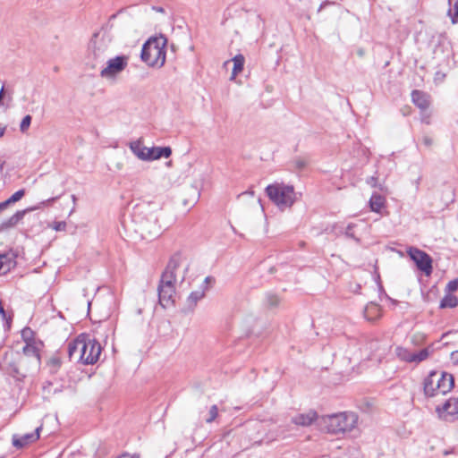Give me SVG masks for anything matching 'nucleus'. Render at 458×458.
<instances>
[{
	"mask_svg": "<svg viewBox=\"0 0 458 458\" xmlns=\"http://www.w3.org/2000/svg\"><path fill=\"white\" fill-rule=\"evenodd\" d=\"M458 290V278L450 281L445 287V292L453 293Z\"/></svg>",
	"mask_w": 458,
	"mask_h": 458,
	"instance_id": "nucleus-34",
	"label": "nucleus"
},
{
	"mask_svg": "<svg viewBox=\"0 0 458 458\" xmlns=\"http://www.w3.org/2000/svg\"><path fill=\"white\" fill-rule=\"evenodd\" d=\"M54 200H55V198L49 199L47 200H45V201L41 202L38 206L32 207V208H29L28 210L33 211V210L38 209L41 205L42 206L47 205V204H49L50 202H52Z\"/></svg>",
	"mask_w": 458,
	"mask_h": 458,
	"instance_id": "nucleus-38",
	"label": "nucleus"
},
{
	"mask_svg": "<svg viewBox=\"0 0 458 458\" xmlns=\"http://www.w3.org/2000/svg\"><path fill=\"white\" fill-rule=\"evenodd\" d=\"M43 394L45 398H48L52 394H55L57 392V389H55L52 391V383L47 382L43 386Z\"/></svg>",
	"mask_w": 458,
	"mask_h": 458,
	"instance_id": "nucleus-31",
	"label": "nucleus"
},
{
	"mask_svg": "<svg viewBox=\"0 0 458 458\" xmlns=\"http://www.w3.org/2000/svg\"><path fill=\"white\" fill-rule=\"evenodd\" d=\"M206 295L205 288L199 287L192 291L186 299V306L190 310H193L197 303L202 300Z\"/></svg>",
	"mask_w": 458,
	"mask_h": 458,
	"instance_id": "nucleus-19",
	"label": "nucleus"
},
{
	"mask_svg": "<svg viewBox=\"0 0 458 458\" xmlns=\"http://www.w3.org/2000/svg\"><path fill=\"white\" fill-rule=\"evenodd\" d=\"M68 353L71 359L77 360L83 364H94L99 359L101 346L95 339L81 335L74 341L69 343Z\"/></svg>",
	"mask_w": 458,
	"mask_h": 458,
	"instance_id": "nucleus-1",
	"label": "nucleus"
},
{
	"mask_svg": "<svg viewBox=\"0 0 458 458\" xmlns=\"http://www.w3.org/2000/svg\"><path fill=\"white\" fill-rule=\"evenodd\" d=\"M381 308L377 303L370 302L364 309V317L369 321H374L380 318Z\"/></svg>",
	"mask_w": 458,
	"mask_h": 458,
	"instance_id": "nucleus-21",
	"label": "nucleus"
},
{
	"mask_svg": "<svg viewBox=\"0 0 458 458\" xmlns=\"http://www.w3.org/2000/svg\"><path fill=\"white\" fill-rule=\"evenodd\" d=\"M214 282H215L214 277L207 276L199 287L205 288V292L207 293V291L211 287V285L214 284Z\"/></svg>",
	"mask_w": 458,
	"mask_h": 458,
	"instance_id": "nucleus-33",
	"label": "nucleus"
},
{
	"mask_svg": "<svg viewBox=\"0 0 458 458\" xmlns=\"http://www.w3.org/2000/svg\"><path fill=\"white\" fill-rule=\"evenodd\" d=\"M16 266V256L13 252L0 254V276L5 275Z\"/></svg>",
	"mask_w": 458,
	"mask_h": 458,
	"instance_id": "nucleus-14",
	"label": "nucleus"
},
{
	"mask_svg": "<svg viewBox=\"0 0 458 458\" xmlns=\"http://www.w3.org/2000/svg\"><path fill=\"white\" fill-rule=\"evenodd\" d=\"M229 62H230V61H225L224 64H225V65H227V64H229Z\"/></svg>",
	"mask_w": 458,
	"mask_h": 458,
	"instance_id": "nucleus-50",
	"label": "nucleus"
},
{
	"mask_svg": "<svg viewBox=\"0 0 458 458\" xmlns=\"http://www.w3.org/2000/svg\"><path fill=\"white\" fill-rule=\"evenodd\" d=\"M453 453H454L453 450H450V451L449 450H445V451H444V455H448V454H453Z\"/></svg>",
	"mask_w": 458,
	"mask_h": 458,
	"instance_id": "nucleus-45",
	"label": "nucleus"
},
{
	"mask_svg": "<svg viewBox=\"0 0 458 458\" xmlns=\"http://www.w3.org/2000/svg\"><path fill=\"white\" fill-rule=\"evenodd\" d=\"M232 62L233 64L232 74L230 77L231 81H233L238 74H240L244 67L245 58L242 55H236L233 59Z\"/></svg>",
	"mask_w": 458,
	"mask_h": 458,
	"instance_id": "nucleus-22",
	"label": "nucleus"
},
{
	"mask_svg": "<svg viewBox=\"0 0 458 458\" xmlns=\"http://www.w3.org/2000/svg\"><path fill=\"white\" fill-rule=\"evenodd\" d=\"M117 458H139V455L138 454H133V455L123 454Z\"/></svg>",
	"mask_w": 458,
	"mask_h": 458,
	"instance_id": "nucleus-40",
	"label": "nucleus"
},
{
	"mask_svg": "<svg viewBox=\"0 0 458 458\" xmlns=\"http://www.w3.org/2000/svg\"><path fill=\"white\" fill-rule=\"evenodd\" d=\"M243 194H250V195H251V196H252V195H253V191H246V192H244Z\"/></svg>",
	"mask_w": 458,
	"mask_h": 458,
	"instance_id": "nucleus-48",
	"label": "nucleus"
},
{
	"mask_svg": "<svg viewBox=\"0 0 458 458\" xmlns=\"http://www.w3.org/2000/svg\"><path fill=\"white\" fill-rule=\"evenodd\" d=\"M408 254L411 259L416 263L419 269L423 271L427 276L431 274L432 260L431 258L424 251L417 248H410Z\"/></svg>",
	"mask_w": 458,
	"mask_h": 458,
	"instance_id": "nucleus-12",
	"label": "nucleus"
},
{
	"mask_svg": "<svg viewBox=\"0 0 458 458\" xmlns=\"http://www.w3.org/2000/svg\"><path fill=\"white\" fill-rule=\"evenodd\" d=\"M178 266V260L173 258L169 261L165 272L162 275L158 286V296L159 303L164 308L171 307L174 303L176 284L175 270Z\"/></svg>",
	"mask_w": 458,
	"mask_h": 458,
	"instance_id": "nucleus-4",
	"label": "nucleus"
},
{
	"mask_svg": "<svg viewBox=\"0 0 458 458\" xmlns=\"http://www.w3.org/2000/svg\"><path fill=\"white\" fill-rule=\"evenodd\" d=\"M423 145L427 148H431L434 144V140L431 136L424 134L421 138Z\"/></svg>",
	"mask_w": 458,
	"mask_h": 458,
	"instance_id": "nucleus-35",
	"label": "nucleus"
},
{
	"mask_svg": "<svg viewBox=\"0 0 458 458\" xmlns=\"http://www.w3.org/2000/svg\"><path fill=\"white\" fill-rule=\"evenodd\" d=\"M432 350L430 348H424L417 352H411L407 348L404 347H396L395 353L396 356L403 361L409 363H420L421 361L426 360L429 355L431 354Z\"/></svg>",
	"mask_w": 458,
	"mask_h": 458,
	"instance_id": "nucleus-10",
	"label": "nucleus"
},
{
	"mask_svg": "<svg viewBox=\"0 0 458 458\" xmlns=\"http://www.w3.org/2000/svg\"><path fill=\"white\" fill-rule=\"evenodd\" d=\"M422 121L426 123H429V120H428V117H423L422 118Z\"/></svg>",
	"mask_w": 458,
	"mask_h": 458,
	"instance_id": "nucleus-47",
	"label": "nucleus"
},
{
	"mask_svg": "<svg viewBox=\"0 0 458 458\" xmlns=\"http://www.w3.org/2000/svg\"><path fill=\"white\" fill-rule=\"evenodd\" d=\"M452 360L458 362V351L452 353Z\"/></svg>",
	"mask_w": 458,
	"mask_h": 458,
	"instance_id": "nucleus-43",
	"label": "nucleus"
},
{
	"mask_svg": "<svg viewBox=\"0 0 458 458\" xmlns=\"http://www.w3.org/2000/svg\"><path fill=\"white\" fill-rule=\"evenodd\" d=\"M129 148L137 158L141 161L148 160L149 148L145 147L140 140L131 141Z\"/></svg>",
	"mask_w": 458,
	"mask_h": 458,
	"instance_id": "nucleus-15",
	"label": "nucleus"
},
{
	"mask_svg": "<svg viewBox=\"0 0 458 458\" xmlns=\"http://www.w3.org/2000/svg\"><path fill=\"white\" fill-rule=\"evenodd\" d=\"M266 192L271 201L281 209L291 208L297 199L293 186L283 182H275L268 185L266 188Z\"/></svg>",
	"mask_w": 458,
	"mask_h": 458,
	"instance_id": "nucleus-8",
	"label": "nucleus"
},
{
	"mask_svg": "<svg viewBox=\"0 0 458 458\" xmlns=\"http://www.w3.org/2000/svg\"><path fill=\"white\" fill-rule=\"evenodd\" d=\"M27 210L17 211L14 215L1 224L2 229H8L15 226L24 216Z\"/></svg>",
	"mask_w": 458,
	"mask_h": 458,
	"instance_id": "nucleus-23",
	"label": "nucleus"
},
{
	"mask_svg": "<svg viewBox=\"0 0 458 458\" xmlns=\"http://www.w3.org/2000/svg\"><path fill=\"white\" fill-rule=\"evenodd\" d=\"M12 356L13 353L6 354L4 358V364L8 365V367H4V369L7 370V372L12 374L13 377H24L26 373L30 370L26 368L27 365H30V369L35 370L39 368L40 356L37 343H27L22 347V356L20 358V361L17 366L8 362L9 358Z\"/></svg>",
	"mask_w": 458,
	"mask_h": 458,
	"instance_id": "nucleus-2",
	"label": "nucleus"
},
{
	"mask_svg": "<svg viewBox=\"0 0 458 458\" xmlns=\"http://www.w3.org/2000/svg\"><path fill=\"white\" fill-rule=\"evenodd\" d=\"M386 207V198L378 193H373L369 199V208L372 212L380 213Z\"/></svg>",
	"mask_w": 458,
	"mask_h": 458,
	"instance_id": "nucleus-20",
	"label": "nucleus"
},
{
	"mask_svg": "<svg viewBox=\"0 0 458 458\" xmlns=\"http://www.w3.org/2000/svg\"><path fill=\"white\" fill-rule=\"evenodd\" d=\"M172 154L170 147H152L148 149V160L154 161L161 157L168 158Z\"/></svg>",
	"mask_w": 458,
	"mask_h": 458,
	"instance_id": "nucleus-17",
	"label": "nucleus"
},
{
	"mask_svg": "<svg viewBox=\"0 0 458 458\" xmlns=\"http://www.w3.org/2000/svg\"><path fill=\"white\" fill-rule=\"evenodd\" d=\"M166 38L160 36L149 38L142 47L141 59L148 66L161 68L165 63Z\"/></svg>",
	"mask_w": 458,
	"mask_h": 458,
	"instance_id": "nucleus-5",
	"label": "nucleus"
},
{
	"mask_svg": "<svg viewBox=\"0 0 458 458\" xmlns=\"http://www.w3.org/2000/svg\"><path fill=\"white\" fill-rule=\"evenodd\" d=\"M55 231H64L66 228V223L64 221L55 222L50 225Z\"/></svg>",
	"mask_w": 458,
	"mask_h": 458,
	"instance_id": "nucleus-36",
	"label": "nucleus"
},
{
	"mask_svg": "<svg viewBox=\"0 0 458 458\" xmlns=\"http://www.w3.org/2000/svg\"><path fill=\"white\" fill-rule=\"evenodd\" d=\"M367 183H368L370 187H372V188L378 187L377 178H376V177H374V176L369 177V178L367 180Z\"/></svg>",
	"mask_w": 458,
	"mask_h": 458,
	"instance_id": "nucleus-37",
	"label": "nucleus"
},
{
	"mask_svg": "<svg viewBox=\"0 0 458 458\" xmlns=\"http://www.w3.org/2000/svg\"><path fill=\"white\" fill-rule=\"evenodd\" d=\"M3 96H4V87H2L1 90H0V101L2 100L3 98Z\"/></svg>",
	"mask_w": 458,
	"mask_h": 458,
	"instance_id": "nucleus-46",
	"label": "nucleus"
},
{
	"mask_svg": "<svg viewBox=\"0 0 458 458\" xmlns=\"http://www.w3.org/2000/svg\"><path fill=\"white\" fill-rule=\"evenodd\" d=\"M3 165H4V164L0 161V170H2V169H3Z\"/></svg>",
	"mask_w": 458,
	"mask_h": 458,
	"instance_id": "nucleus-49",
	"label": "nucleus"
},
{
	"mask_svg": "<svg viewBox=\"0 0 458 458\" xmlns=\"http://www.w3.org/2000/svg\"><path fill=\"white\" fill-rule=\"evenodd\" d=\"M319 419L320 417H318L316 411L310 410L306 412L293 416L292 418V422L297 426L308 427L317 421L318 426L319 427Z\"/></svg>",
	"mask_w": 458,
	"mask_h": 458,
	"instance_id": "nucleus-13",
	"label": "nucleus"
},
{
	"mask_svg": "<svg viewBox=\"0 0 458 458\" xmlns=\"http://www.w3.org/2000/svg\"><path fill=\"white\" fill-rule=\"evenodd\" d=\"M447 15L451 18V21L453 24L457 23L458 19V0L454 4V9H449L447 12Z\"/></svg>",
	"mask_w": 458,
	"mask_h": 458,
	"instance_id": "nucleus-27",
	"label": "nucleus"
},
{
	"mask_svg": "<svg viewBox=\"0 0 458 458\" xmlns=\"http://www.w3.org/2000/svg\"><path fill=\"white\" fill-rule=\"evenodd\" d=\"M39 428H38L35 432L28 433L25 435H22L19 437H14L13 439V444L14 446L18 448L24 447L25 445H29L30 443H33L39 437Z\"/></svg>",
	"mask_w": 458,
	"mask_h": 458,
	"instance_id": "nucleus-16",
	"label": "nucleus"
},
{
	"mask_svg": "<svg viewBox=\"0 0 458 458\" xmlns=\"http://www.w3.org/2000/svg\"><path fill=\"white\" fill-rule=\"evenodd\" d=\"M8 203L5 201L0 202V213L8 207Z\"/></svg>",
	"mask_w": 458,
	"mask_h": 458,
	"instance_id": "nucleus-39",
	"label": "nucleus"
},
{
	"mask_svg": "<svg viewBox=\"0 0 458 458\" xmlns=\"http://www.w3.org/2000/svg\"><path fill=\"white\" fill-rule=\"evenodd\" d=\"M113 36L111 32L105 28H101L93 34L89 46V57L96 61L104 60L110 53L112 48Z\"/></svg>",
	"mask_w": 458,
	"mask_h": 458,
	"instance_id": "nucleus-7",
	"label": "nucleus"
},
{
	"mask_svg": "<svg viewBox=\"0 0 458 458\" xmlns=\"http://www.w3.org/2000/svg\"><path fill=\"white\" fill-rule=\"evenodd\" d=\"M32 335L33 332L30 328H24L21 331V336L24 339L25 343H36L34 340H32Z\"/></svg>",
	"mask_w": 458,
	"mask_h": 458,
	"instance_id": "nucleus-30",
	"label": "nucleus"
},
{
	"mask_svg": "<svg viewBox=\"0 0 458 458\" xmlns=\"http://www.w3.org/2000/svg\"><path fill=\"white\" fill-rule=\"evenodd\" d=\"M5 130H6V127L0 123V138L4 136Z\"/></svg>",
	"mask_w": 458,
	"mask_h": 458,
	"instance_id": "nucleus-41",
	"label": "nucleus"
},
{
	"mask_svg": "<svg viewBox=\"0 0 458 458\" xmlns=\"http://www.w3.org/2000/svg\"><path fill=\"white\" fill-rule=\"evenodd\" d=\"M454 387V377L443 371H431L424 380V393L429 397L445 394Z\"/></svg>",
	"mask_w": 458,
	"mask_h": 458,
	"instance_id": "nucleus-6",
	"label": "nucleus"
},
{
	"mask_svg": "<svg viewBox=\"0 0 458 458\" xmlns=\"http://www.w3.org/2000/svg\"><path fill=\"white\" fill-rule=\"evenodd\" d=\"M31 123V116L30 114L25 115L20 124V130L21 132L27 131Z\"/></svg>",
	"mask_w": 458,
	"mask_h": 458,
	"instance_id": "nucleus-29",
	"label": "nucleus"
},
{
	"mask_svg": "<svg viewBox=\"0 0 458 458\" xmlns=\"http://www.w3.org/2000/svg\"><path fill=\"white\" fill-rule=\"evenodd\" d=\"M438 417L445 421H454L458 419V397L447 399L442 405L436 408Z\"/></svg>",
	"mask_w": 458,
	"mask_h": 458,
	"instance_id": "nucleus-11",
	"label": "nucleus"
},
{
	"mask_svg": "<svg viewBox=\"0 0 458 458\" xmlns=\"http://www.w3.org/2000/svg\"><path fill=\"white\" fill-rule=\"evenodd\" d=\"M297 165L300 167V168H302L306 165V162L304 160H301V161H298L297 162Z\"/></svg>",
	"mask_w": 458,
	"mask_h": 458,
	"instance_id": "nucleus-44",
	"label": "nucleus"
},
{
	"mask_svg": "<svg viewBox=\"0 0 458 458\" xmlns=\"http://www.w3.org/2000/svg\"><path fill=\"white\" fill-rule=\"evenodd\" d=\"M458 305V299L455 295L452 294L451 293L445 292V295L443 297V299L440 301V308L441 309H446V308H455Z\"/></svg>",
	"mask_w": 458,
	"mask_h": 458,
	"instance_id": "nucleus-24",
	"label": "nucleus"
},
{
	"mask_svg": "<svg viewBox=\"0 0 458 458\" xmlns=\"http://www.w3.org/2000/svg\"><path fill=\"white\" fill-rule=\"evenodd\" d=\"M209 417L206 419V421L208 423H210L212 422L213 420H216V418L217 417L218 415V408L216 405H212L209 409Z\"/></svg>",
	"mask_w": 458,
	"mask_h": 458,
	"instance_id": "nucleus-32",
	"label": "nucleus"
},
{
	"mask_svg": "<svg viewBox=\"0 0 458 458\" xmlns=\"http://www.w3.org/2000/svg\"><path fill=\"white\" fill-rule=\"evenodd\" d=\"M411 98L414 105L421 110L428 109L430 105L429 96L422 91L413 90L411 93Z\"/></svg>",
	"mask_w": 458,
	"mask_h": 458,
	"instance_id": "nucleus-18",
	"label": "nucleus"
},
{
	"mask_svg": "<svg viewBox=\"0 0 458 458\" xmlns=\"http://www.w3.org/2000/svg\"><path fill=\"white\" fill-rule=\"evenodd\" d=\"M128 60L129 58L126 55L110 58L106 66L100 71V77L108 81H114L127 67Z\"/></svg>",
	"mask_w": 458,
	"mask_h": 458,
	"instance_id": "nucleus-9",
	"label": "nucleus"
},
{
	"mask_svg": "<svg viewBox=\"0 0 458 458\" xmlns=\"http://www.w3.org/2000/svg\"><path fill=\"white\" fill-rule=\"evenodd\" d=\"M24 194H25V191L20 190V191L14 192L8 199H6V202L8 203V205L15 203V202L19 201L24 196Z\"/></svg>",
	"mask_w": 458,
	"mask_h": 458,
	"instance_id": "nucleus-28",
	"label": "nucleus"
},
{
	"mask_svg": "<svg viewBox=\"0 0 458 458\" xmlns=\"http://www.w3.org/2000/svg\"><path fill=\"white\" fill-rule=\"evenodd\" d=\"M358 420L357 413L353 411L325 415L319 419V428L333 434L350 432L356 428Z\"/></svg>",
	"mask_w": 458,
	"mask_h": 458,
	"instance_id": "nucleus-3",
	"label": "nucleus"
},
{
	"mask_svg": "<svg viewBox=\"0 0 458 458\" xmlns=\"http://www.w3.org/2000/svg\"><path fill=\"white\" fill-rule=\"evenodd\" d=\"M150 220H152L154 222L153 225L151 227H149L147 223H142L141 224V230L143 232H146L147 233H148L150 236H154V235H157L160 232V229L159 227L157 226V219L154 216H150Z\"/></svg>",
	"mask_w": 458,
	"mask_h": 458,
	"instance_id": "nucleus-25",
	"label": "nucleus"
},
{
	"mask_svg": "<svg viewBox=\"0 0 458 458\" xmlns=\"http://www.w3.org/2000/svg\"><path fill=\"white\" fill-rule=\"evenodd\" d=\"M353 225H349L346 228V232L345 233L348 235V236H352V234L351 233V230L352 229Z\"/></svg>",
	"mask_w": 458,
	"mask_h": 458,
	"instance_id": "nucleus-42",
	"label": "nucleus"
},
{
	"mask_svg": "<svg viewBox=\"0 0 458 458\" xmlns=\"http://www.w3.org/2000/svg\"><path fill=\"white\" fill-rule=\"evenodd\" d=\"M265 301H266L267 306H268L269 308H275V307H277L278 304L280 303V299L276 294L267 293L266 295Z\"/></svg>",
	"mask_w": 458,
	"mask_h": 458,
	"instance_id": "nucleus-26",
	"label": "nucleus"
}]
</instances>
